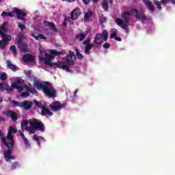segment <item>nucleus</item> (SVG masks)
<instances>
[{"label": "nucleus", "mask_w": 175, "mask_h": 175, "mask_svg": "<svg viewBox=\"0 0 175 175\" xmlns=\"http://www.w3.org/2000/svg\"><path fill=\"white\" fill-rule=\"evenodd\" d=\"M33 105V103L31 100H24L21 103L20 107H23L25 110H29Z\"/></svg>", "instance_id": "nucleus-9"}, {"label": "nucleus", "mask_w": 175, "mask_h": 175, "mask_svg": "<svg viewBox=\"0 0 175 175\" xmlns=\"http://www.w3.org/2000/svg\"><path fill=\"white\" fill-rule=\"evenodd\" d=\"M18 27L20 28L21 32H23V31H24V29H27V26H25V25L23 24H18Z\"/></svg>", "instance_id": "nucleus-45"}, {"label": "nucleus", "mask_w": 175, "mask_h": 175, "mask_svg": "<svg viewBox=\"0 0 175 175\" xmlns=\"http://www.w3.org/2000/svg\"><path fill=\"white\" fill-rule=\"evenodd\" d=\"M8 116H10L11 120L14 122H16V121L18 120V116L17 115V113H16V112L13 111H11V110L8 111Z\"/></svg>", "instance_id": "nucleus-15"}, {"label": "nucleus", "mask_w": 175, "mask_h": 175, "mask_svg": "<svg viewBox=\"0 0 175 175\" xmlns=\"http://www.w3.org/2000/svg\"><path fill=\"white\" fill-rule=\"evenodd\" d=\"M66 106V103H61L59 101H53L50 105L52 111H59L62 109H64Z\"/></svg>", "instance_id": "nucleus-7"}, {"label": "nucleus", "mask_w": 175, "mask_h": 175, "mask_svg": "<svg viewBox=\"0 0 175 175\" xmlns=\"http://www.w3.org/2000/svg\"><path fill=\"white\" fill-rule=\"evenodd\" d=\"M51 57H55L57 55H64V53L57 51V49H51L49 51Z\"/></svg>", "instance_id": "nucleus-20"}, {"label": "nucleus", "mask_w": 175, "mask_h": 175, "mask_svg": "<svg viewBox=\"0 0 175 175\" xmlns=\"http://www.w3.org/2000/svg\"><path fill=\"white\" fill-rule=\"evenodd\" d=\"M6 25H8V24H6V23H4L3 25L0 26V35L2 33H5V32L8 31Z\"/></svg>", "instance_id": "nucleus-24"}, {"label": "nucleus", "mask_w": 175, "mask_h": 175, "mask_svg": "<svg viewBox=\"0 0 175 175\" xmlns=\"http://www.w3.org/2000/svg\"><path fill=\"white\" fill-rule=\"evenodd\" d=\"M64 18H66V19H67L66 21H70V17H66V16H65Z\"/></svg>", "instance_id": "nucleus-61"}, {"label": "nucleus", "mask_w": 175, "mask_h": 175, "mask_svg": "<svg viewBox=\"0 0 175 175\" xmlns=\"http://www.w3.org/2000/svg\"><path fill=\"white\" fill-rule=\"evenodd\" d=\"M33 139L35 140V142H36L38 146H40V139H43V137L34 135H33Z\"/></svg>", "instance_id": "nucleus-31"}, {"label": "nucleus", "mask_w": 175, "mask_h": 175, "mask_svg": "<svg viewBox=\"0 0 175 175\" xmlns=\"http://www.w3.org/2000/svg\"><path fill=\"white\" fill-rule=\"evenodd\" d=\"M24 84V80L21 79H16L14 83H12L11 87L18 90V92H22L24 90V87L21 86Z\"/></svg>", "instance_id": "nucleus-8"}, {"label": "nucleus", "mask_w": 175, "mask_h": 175, "mask_svg": "<svg viewBox=\"0 0 175 175\" xmlns=\"http://www.w3.org/2000/svg\"><path fill=\"white\" fill-rule=\"evenodd\" d=\"M30 94L29 92H23L21 94L22 98H28Z\"/></svg>", "instance_id": "nucleus-46"}, {"label": "nucleus", "mask_w": 175, "mask_h": 175, "mask_svg": "<svg viewBox=\"0 0 175 175\" xmlns=\"http://www.w3.org/2000/svg\"><path fill=\"white\" fill-rule=\"evenodd\" d=\"M10 142H8V144H10V150H12V147H14V140L13 139H10Z\"/></svg>", "instance_id": "nucleus-50"}, {"label": "nucleus", "mask_w": 175, "mask_h": 175, "mask_svg": "<svg viewBox=\"0 0 175 175\" xmlns=\"http://www.w3.org/2000/svg\"><path fill=\"white\" fill-rule=\"evenodd\" d=\"M103 9L105 11L107 12V10H109V3H107V1L106 0H103Z\"/></svg>", "instance_id": "nucleus-29"}, {"label": "nucleus", "mask_w": 175, "mask_h": 175, "mask_svg": "<svg viewBox=\"0 0 175 175\" xmlns=\"http://www.w3.org/2000/svg\"><path fill=\"white\" fill-rule=\"evenodd\" d=\"M117 37V31H112V33L110 34V39H115Z\"/></svg>", "instance_id": "nucleus-42"}, {"label": "nucleus", "mask_w": 175, "mask_h": 175, "mask_svg": "<svg viewBox=\"0 0 175 175\" xmlns=\"http://www.w3.org/2000/svg\"><path fill=\"white\" fill-rule=\"evenodd\" d=\"M31 36L33 38H34V39H36V40H42V39H44V40H46L47 39V38L46 36H44V35L43 34H39L38 36H36L35 34H31Z\"/></svg>", "instance_id": "nucleus-23"}, {"label": "nucleus", "mask_w": 175, "mask_h": 175, "mask_svg": "<svg viewBox=\"0 0 175 175\" xmlns=\"http://www.w3.org/2000/svg\"><path fill=\"white\" fill-rule=\"evenodd\" d=\"M44 25L45 27H49L52 31L57 32V27H55V24L54 22H49L48 21H44Z\"/></svg>", "instance_id": "nucleus-14"}, {"label": "nucleus", "mask_w": 175, "mask_h": 175, "mask_svg": "<svg viewBox=\"0 0 175 175\" xmlns=\"http://www.w3.org/2000/svg\"><path fill=\"white\" fill-rule=\"evenodd\" d=\"M72 2H75V1H77V0H67V1L70 2V3L72 2Z\"/></svg>", "instance_id": "nucleus-63"}, {"label": "nucleus", "mask_w": 175, "mask_h": 175, "mask_svg": "<svg viewBox=\"0 0 175 175\" xmlns=\"http://www.w3.org/2000/svg\"><path fill=\"white\" fill-rule=\"evenodd\" d=\"M115 40H117V42H121L122 40V39H121V38L120 37H115Z\"/></svg>", "instance_id": "nucleus-56"}, {"label": "nucleus", "mask_w": 175, "mask_h": 175, "mask_svg": "<svg viewBox=\"0 0 175 175\" xmlns=\"http://www.w3.org/2000/svg\"><path fill=\"white\" fill-rule=\"evenodd\" d=\"M6 64H7V67L8 68V69H11V70H12L13 72H16L17 66L16 65L12 64V62H10V60H7Z\"/></svg>", "instance_id": "nucleus-18"}, {"label": "nucleus", "mask_w": 175, "mask_h": 175, "mask_svg": "<svg viewBox=\"0 0 175 175\" xmlns=\"http://www.w3.org/2000/svg\"><path fill=\"white\" fill-rule=\"evenodd\" d=\"M15 40H16V43L18 44V46L23 43V38H21V36H17L15 38Z\"/></svg>", "instance_id": "nucleus-39"}, {"label": "nucleus", "mask_w": 175, "mask_h": 175, "mask_svg": "<svg viewBox=\"0 0 175 175\" xmlns=\"http://www.w3.org/2000/svg\"><path fill=\"white\" fill-rule=\"evenodd\" d=\"M146 11L144 9L142 8L139 10L137 9L133 8L131 12H124L122 14V18H117L116 23L117 25L121 27L122 29H128L129 27V23H131V16L133 15L135 18H139L142 23L144 24L146 21H150V18L145 14ZM124 20V21H122Z\"/></svg>", "instance_id": "nucleus-1"}, {"label": "nucleus", "mask_w": 175, "mask_h": 175, "mask_svg": "<svg viewBox=\"0 0 175 175\" xmlns=\"http://www.w3.org/2000/svg\"><path fill=\"white\" fill-rule=\"evenodd\" d=\"M1 36H2V39L1 40H3V42H5V43H9V42H10V40H12V37L8 34H5V33L0 34Z\"/></svg>", "instance_id": "nucleus-22"}, {"label": "nucleus", "mask_w": 175, "mask_h": 175, "mask_svg": "<svg viewBox=\"0 0 175 175\" xmlns=\"http://www.w3.org/2000/svg\"><path fill=\"white\" fill-rule=\"evenodd\" d=\"M102 38H103L105 42H107V38H109V32H107L106 30H103L102 33H97L93 41V43L100 46V44L102 43Z\"/></svg>", "instance_id": "nucleus-6"}, {"label": "nucleus", "mask_w": 175, "mask_h": 175, "mask_svg": "<svg viewBox=\"0 0 175 175\" xmlns=\"http://www.w3.org/2000/svg\"><path fill=\"white\" fill-rule=\"evenodd\" d=\"M5 86L6 83H0V91L3 92V91H5Z\"/></svg>", "instance_id": "nucleus-48"}, {"label": "nucleus", "mask_w": 175, "mask_h": 175, "mask_svg": "<svg viewBox=\"0 0 175 175\" xmlns=\"http://www.w3.org/2000/svg\"><path fill=\"white\" fill-rule=\"evenodd\" d=\"M161 3H167V2H171L172 5H175V0H161Z\"/></svg>", "instance_id": "nucleus-44"}, {"label": "nucleus", "mask_w": 175, "mask_h": 175, "mask_svg": "<svg viewBox=\"0 0 175 175\" xmlns=\"http://www.w3.org/2000/svg\"><path fill=\"white\" fill-rule=\"evenodd\" d=\"M21 137L22 140H25V139H27V137H25V135H24V134H21Z\"/></svg>", "instance_id": "nucleus-58"}, {"label": "nucleus", "mask_w": 175, "mask_h": 175, "mask_svg": "<svg viewBox=\"0 0 175 175\" xmlns=\"http://www.w3.org/2000/svg\"><path fill=\"white\" fill-rule=\"evenodd\" d=\"M18 48L21 49L22 53H29V49L28 48V44L25 42L18 45Z\"/></svg>", "instance_id": "nucleus-13"}, {"label": "nucleus", "mask_w": 175, "mask_h": 175, "mask_svg": "<svg viewBox=\"0 0 175 175\" xmlns=\"http://www.w3.org/2000/svg\"><path fill=\"white\" fill-rule=\"evenodd\" d=\"M103 49H110V44L106 42L103 45Z\"/></svg>", "instance_id": "nucleus-53"}, {"label": "nucleus", "mask_w": 175, "mask_h": 175, "mask_svg": "<svg viewBox=\"0 0 175 175\" xmlns=\"http://www.w3.org/2000/svg\"><path fill=\"white\" fill-rule=\"evenodd\" d=\"M153 3H154V5H156V6L159 9V10H162V6L161 5V3H162V2L159 1L157 0H154Z\"/></svg>", "instance_id": "nucleus-32"}, {"label": "nucleus", "mask_w": 175, "mask_h": 175, "mask_svg": "<svg viewBox=\"0 0 175 175\" xmlns=\"http://www.w3.org/2000/svg\"><path fill=\"white\" fill-rule=\"evenodd\" d=\"M26 131H29L30 133L32 135L35 134V128L31 127V126H27L25 128Z\"/></svg>", "instance_id": "nucleus-35"}, {"label": "nucleus", "mask_w": 175, "mask_h": 175, "mask_svg": "<svg viewBox=\"0 0 175 175\" xmlns=\"http://www.w3.org/2000/svg\"><path fill=\"white\" fill-rule=\"evenodd\" d=\"M143 3L146 5L147 9L150 10V12H155V8H154V5H152V3L150 1V0H143Z\"/></svg>", "instance_id": "nucleus-12"}, {"label": "nucleus", "mask_w": 175, "mask_h": 175, "mask_svg": "<svg viewBox=\"0 0 175 175\" xmlns=\"http://www.w3.org/2000/svg\"><path fill=\"white\" fill-rule=\"evenodd\" d=\"M6 79H8V75L6 74V72H1L0 80H1V81H5Z\"/></svg>", "instance_id": "nucleus-33"}, {"label": "nucleus", "mask_w": 175, "mask_h": 175, "mask_svg": "<svg viewBox=\"0 0 175 175\" xmlns=\"http://www.w3.org/2000/svg\"><path fill=\"white\" fill-rule=\"evenodd\" d=\"M22 59L24 62H32V61L34 59V57L31 54H25L22 56Z\"/></svg>", "instance_id": "nucleus-16"}, {"label": "nucleus", "mask_w": 175, "mask_h": 175, "mask_svg": "<svg viewBox=\"0 0 175 175\" xmlns=\"http://www.w3.org/2000/svg\"><path fill=\"white\" fill-rule=\"evenodd\" d=\"M8 132H10L11 133H17V130L14 129L13 127H10V129Z\"/></svg>", "instance_id": "nucleus-51"}, {"label": "nucleus", "mask_w": 175, "mask_h": 175, "mask_svg": "<svg viewBox=\"0 0 175 175\" xmlns=\"http://www.w3.org/2000/svg\"><path fill=\"white\" fill-rule=\"evenodd\" d=\"M81 14V10L79 8H75L70 13L71 20H77L79 18V16Z\"/></svg>", "instance_id": "nucleus-10"}, {"label": "nucleus", "mask_w": 175, "mask_h": 175, "mask_svg": "<svg viewBox=\"0 0 175 175\" xmlns=\"http://www.w3.org/2000/svg\"><path fill=\"white\" fill-rule=\"evenodd\" d=\"M18 167H20V164L18 162L15 161L12 163L11 166V170H15V169H18Z\"/></svg>", "instance_id": "nucleus-34"}, {"label": "nucleus", "mask_w": 175, "mask_h": 175, "mask_svg": "<svg viewBox=\"0 0 175 175\" xmlns=\"http://www.w3.org/2000/svg\"><path fill=\"white\" fill-rule=\"evenodd\" d=\"M90 42H91V39L88 38V39H86L85 40L83 41V44L87 46V44H90Z\"/></svg>", "instance_id": "nucleus-52"}, {"label": "nucleus", "mask_w": 175, "mask_h": 175, "mask_svg": "<svg viewBox=\"0 0 175 175\" xmlns=\"http://www.w3.org/2000/svg\"><path fill=\"white\" fill-rule=\"evenodd\" d=\"M94 47L93 44H87V45L85 47L84 53L85 54H87V55H90L91 54V50Z\"/></svg>", "instance_id": "nucleus-21"}, {"label": "nucleus", "mask_w": 175, "mask_h": 175, "mask_svg": "<svg viewBox=\"0 0 175 175\" xmlns=\"http://www.w3.org/2000/svg\"><path fill=\"white\" fill-rule=\"evenodd\" d=\"M98 1H99V0H92V2H94V3H96V2H98Z\"/></svg>", "instance_id": "nucleus-64"}, {"label": "nucleus", "mask_w": 175, "mask_h": 175, "mask_svg": "<svg viewBox=\"0 0 175 175\" xmlns=\"http://www.w3.org/2000/svg\"><path fill=\"white\" fill-rule=\"evenodd\" d=\"M66 20H67L66 18H64V22L62 23V25L64 27H65L67 23H68V21H66Z\"/></svg>", "instance_id": "nucleus-57"}, {"label": "nucleus", "mask_w": 175, "mask_h": 175, "mask_svg": "<svg viewBox=\"0 0 175 175\" xmlns=\"http://www.w3.org/2000/svg\"><path fill=\"white\" fill-rule=\"evenodd\" d=\"M53 116V112H51L50 110H49V107H47L46 105H44L43 107L41 108V116Z\"/></svg>", "instance_id": "nucleus-11"}, {"label": "nucleus", "mask_w": 175, "mask_h": 175, "mask_svg": "<svg viewBox=\"0 0 175 175\" xmlns=\"http://www.w3.org/2000/svg\"><path fill=\"white\" fill-rule=\"evenodd\" d=\"M23 142L25 143L26 148H29V147H31V144H29V141H28L27 138L25 139Z\"/></svg>", "instance_id": "nucleus-43"}, {"label": "nucleus", "mask_w": 175, "mask_h": 175, "mask_svg": "<svg viewBox=\"0 0 175 175\" xmlns=\"http://www.w3.org/2000/svg\"><path fill=\"white\" fill-rule=\"evenodd\" d=\"M85 36L86 35L84 33L78 34L77 36H75V39H78V40L81 42L84 40V39H85Z\"/></svg>", "instance_id": "nucleus-30"}, {"label": "nucleus", "mask_w": 175, "mask_h": 175, "mask_svg": "<svg viewBox=\"0 0 175 175\" xmlns=\"http://www.w3.org/2000/svg\"><path fill=\"white\" fill-rule=\"evenodd\" d=\"M90 0H82V2L84 3V5H88L90 3Z\"/></svg>", "instance_id": "nucleus-55"}, {"label": "nucleus", "mask_w": 175, "mask_h": 175, "mask_svg": "<svg viewBox=\"0 0 175 175\" xmlns=\"http://www.w3.org/2000/svg\"><path fill=\"white\" fill-rule=\"evenodd\" d=\"M33 103H34L36 107H38V109H42L43 106H44L41 101H38L37 100H33Z\"/></svg>", "instance_id": "nucleus-26"}, {"label": "nucleus", "mask_w": 175, "mask_h": 175, "mask_svg": "<svg viewBox=\"0 0 175 175\" xmlns=\"http://www.w3.org/2000/svg\"><path fill=\"white\" fill-rule=\"evenodd\" d=\"M12 103H13L16 107L21 105V104H20V103H18V101H16L14 100L12 101Z\"/></svg>", "instance_id": "nucleus-54"}, {"label": "nucleus", "mask_w": 175, "mask_h": 175, "mask_svg": "<svg viewBox=\"0 0 175 175\" xmlns=\"http://www.w3.org/2000/svg\"><path fill=\"white\" fill-rule=\"evenodd\" d=\"M23 132H24V129L22 130V131H20L19 130V134L21 135H24V133H23Z\"/></svg>", "instance_id": "nucleus-60"}, {"label": "nucleus", "mask_w": 175, "mask_h": 175, "mask_svg": "<svg viewBox=\"0 0 175 175\" xmlns=\"http://www.w3.org/2000/svg\"><path fill=\"white\" fill-rule=\"evenodd\" d=\"M3 102V98L0 97V103H2Z\"/></svg>", "instance_id": "nucleus-62"}, {"label": "nucleus", "mask_w": 175, "mask_h": 175, "mask_svg": "<svg viewBox=\"0 0 175 175\" xmlns=\"http://www.w3.org/2000/svg\"><path fill=\"white\" fill-rule=\"evenodd\" d=\"M8 42H5V41L0 40V49H5L6 47Z\"/></svg>", "instance_id": "nucleus-40"}, {"label": "nucleus", "mask_w": 175, "mask_h": 175, "mask_svg": "<svg viewBox=\"0 0 175 175\" xmlns=\"http://www.w3.org/2000/svg\"><path fill=\"white\" fill-rule=\"evenodd\" d=\"M14 13H16L17 15V19L21 20L22 21H27V18H24L27 16V12H23L21 9L17 8H14L12 12H6L3 11L1 13L2 17H14Z\"/></svg>", "instance_id": "nucleus-4"}, {"label": "nucleus", "mask_w": 175, "mask_h": 175, "mask_svg": "<svg viewBox=\"0 0 175 175\" xmlns=\"http://www.w3.org/2000/svg\"><path fill=\"white\" fill-rule=\"evenodd\" d=\"M10 50H11L12 54H14L15 55H17V49H16V46L12 45Z\"/></svg>", "instance_id": "nucleus-37"}, {"label": "nucleus", "mask_w": 175, "mask_h": 175, "mask_svg": "<svg viewBox=\"0 0 175 175\" xmlns=\"http://www.w3.org/2000/svg\"><path fill=\"white\" fill-rule=\"evenodd\" d=\"M75 52H76L77 58H78L80 60L84 59V56H83V54L80 53V51L79 50V49H75Z\"/></svg>", "instance_id": "nucleus-27"}, {"label": "nucleus", "mask_w": 175, "mask_h": 175, "mask_svg": "<svg viewBox=\"0 0 175 175\" xmlns=\"http://www.w3.org/2000/svg\"><path fill=\"white\" fill-rule=\"evenodd\" d=\"M0 139L2 141L3 144H5V146H8V142L6 141V138L5 137V135H3V133L0 130Z\"/></svg>", "instance_id": "nucleus-25"}, {"label": "nucleus", "mask_w": 175, "mask_h": 175, "mask_svg": "<svg viewBox=\"0 0 175 175\" xmlns=\"http://www.w3.org/2000/svg\"><path fill=\"white\" fill-rule=\"evenodd\" d=\"M92 14H93L92 11L91 10L88 11V12L85 14L84 20H90V18L92 17Z\"/></svg>", "instance_id": "nucleus-28"}, {"label": "nucleus", "mask_w": 175, "mask_h": 175, "mask_svg": "<svg viewBox=\"0 0 175 175\" xmlns=\"http://www.w3.org/2000/svg\"><path fill=\"white\" fill-rule=\"evenodd\" d=\"M27 125H28V120H23L21 124L22 131L24 129V126H27Z\"/></svg>", "instance_id": "nucleus-36"}, {"label": "nucleus", "mask_w": 175, "mask_h": 175, "mask_svg": "<svg viewBox=\"0 0 175 175\" xmlns=\"http://www.w3.org/2000/svg\"><path fill=\"white\" fill-rule=\"evenodd\" d=\"M39 59L40 61H44L45 65H47L51 68H58L59 69L66 70V72H72V70H70V68H69V67L65 65V63L62 62H51L53 57H51L49 53H46L44 57H40Z\"/></svg>", "instance_id": "nucleus-3"}, {"label": "nucleus", "mask_w": 175, "mask_h": 175, "mask_svg": "<svg viewBox=\"0 0 175 175\" xmlns=\"http://www.w3.org/2000/svg\"><path fill=\"white\" fill-rule=\"evenodd\" d=\"M68 55V58L70 57V59H73V58H75V59H76V55H75V52L72 51H69V55Z\"/></svg>", "instance_id": "nucleus-38"}, {"label": "nucleus", "mask_w": 175, "mask_h": 175, "mask_svg": "<svg viewBox=\"0 0 175 175\" xmlns=\"http://www.w3.org/2000/svg\"><path fill=\"white\" fill-rule=\"evenodd\" d=\"M5 146L8 147V150L4 152L5 158H6V159H13V158H12V149H10L9 144H8V146Z\"/></svg>", "instance_id": "nucleus-17"}, {"label": "nucleus", "mask_w": 175, "mask_h": 175, "mask_svg": "<svg viewBox=\"0 0 175 175\" xmlns=\"http://www.w3.org/2000/svg\"><path fill=\"white\" fill-rule=\"evenodd\" d=\"M26 91H27V92H30L31 94H35V90H32V88L29 87H26Z\"/></svg>", "instance_id": "nucleus-49"}, {"label": "nucleus", "mask_w": 175, "mask_h": 175, "mask_svg": "<svg viewBox=\"0 0 175 175\" xmlns=\"http://www.w3.org/2000/svg\"><path fill=\"white\" fill-rule=\"evenodd\" d=\"M30 126H32L36 131H40L41 132H44V124L42 121L38 119H33L29 121Z\"/></svg>", "instance_id": "nucleus-5"}, {"label": "nucleus", "mask_w": 175, "mask_h": 175, "mask_svg": "<svg viewBox=\"0 0 175 175\" xmlns=\"http://www.w3.org/2000/svg\"><path fill=\"white\" fill-rule=\"evenodd\" d=\"M100 23L101 24H103V23H106V18H103V21H100Z\"/></svg>", "instance_id": "nucleus-59"}, {"label": "nucleus", "mask_w": 175, "mask_h": 175, "mask_svg": "<svg viewBox=\"0 0 175 175\" xmlns=\"http://www.w3.org/2000/svg\"><path fill=\"white\" fill-rule=\"evenodd\" d=\"M64 59L66 64H65V65L66 66H68V69H69V66H73V65H75V62L69 59V55H67L66 57H64Z\"/></svg>", "instance_id": "nucleus-19"}, {"label": "nucleus", "mask_w": 175, "mask_h": 175, "mask_svg": "<svg viewBox=\"0 0 175 175\" xmlns=\"http://www.w3.org/2000/svg\"><path fill=\"white\" fill-rule=\"evenodd\" d=\"M5 90L7 91V92H12V91H13V88L12 86H9L8 84H5Z\"/></svg>", "instance_id": "nucleus-41"}, {"label": "nucleus", "mask_w": 175, "mask_h": 175, "mask_svg": "<svg viewBox=\"0 0 175 175\" xmlns=\"http://www.w3.org/2000/svg\"><path fill=\"white\" fill-rule=\"evenodd\" d=\"M27 77L30 80L33 81V87H36L38 91H42V92L49 98H55L57 96V90L53 87V85L49 81H36V77L32 74V71L29 70L26 73Z\"/></svg>", "instance_id": "nucleus-2"}, {"label": "nucleus", "mask_w": 175, "mask_h": 175, "mask_svg": "<svg viewBox=\"0 0 175 175\" xmlns=\"http://www.w3.org/2000/svg\"><path fill=\"white\" fill-rule=\"evenodd\" d=\"M7 139H8L9 140H13V133L10 131H8V133Z\"/></svg>", "instance_id": "nucleus-47"}]
</instances>
